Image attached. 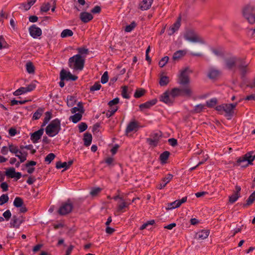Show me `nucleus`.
Listing matches in <instances>:
<instances>
[{
	"label": "nucleus",
	"instance_id": "nucleus-16",
	"mask_svg": "<svg viewBox=\"0 0 255 255\" xmlns=\"http://www.w3.org/2000/svg\"><path fill=\"white\" fill-rule=\"evenodd\" d=\"M248 64L247 63L244 59H242L239 63L238 67L240 71L242 78H243L245 77L247 72H248Z\"/></svg>",
	"mask_w": 255,
	"mask_h": 255
},
{
	"label": "nucleus",
	"instance_id": "nucleus-53",
	"mask_svg": "<svg viewBox=\"0 0 255 255\" xmlns=\"http://www.w3.org/2000/svg\"><path fill=\"white\" fill-rule=\"evenodd\" d=\"M50 8V4L49 3H45L42 4L40 7V11L41 12H47Z\"/></svg>",
	"mask_w": 255,
	"mask_h": 255
},
{
	"label": "nucleus",
	"instance_id": "nucleus-17",
	"mask_svg": "<svg viewBox=\"0 0 255 255\" xmlns=\"http://www.w3.org/2000/svg\"><path fill=\"white\" fill-rule=\"evenodd\" d=\"M44 132L43 128H41L30 134V139L33 143H36L41 138Z\"/></svg>",
	"mask_w": 255,
	"mask_h": 255
},
{
	"label": "nucleus",
	"instance_id": "nucleus-25",
	"mask_svg": "<svg viewBox=\"0 0 255 255\" xmlns=\"http://www.w3.org/2000/svg\"><path fill=\"white\" fill-rule=\"evenodd\" d=\"M173 175L171 174H168L165 177L163 178L161 182L158 185V188L161 189L165 187L166 184L172 179Z\"/></svg>",
	"mask_w": 255,
	"mask_h": 255
},
{
	"label": "nucleus",
	"instance_id": "nucleus-24",
	"mask_svg": "<svg viewBox=\"0 0 255 255\" xmlns=\"http://www.w3.org/2000/svg\"><path fill=\"white\" fill-rule=\"evenodd\" d=\"M153 2V0H142L140 2L139 8L142 10L149 9Z\"/></svg>",
	"mask_w": 255,
	"mask_h": 255
},
{
	"label": "nucleus",
	"instance_id": "nucleus-64",
	"mask_svg": "<svg viewBox=\"0 0 255 255\" xmlns=\"http://www.w3.org/2000/svg\"><path fill=\"white\" fill-rule=\"evenodd\" d=\"M3 216L5 219L6 221L9 220V219L10 218L11 216V214L10 211L9 210H7L6 211H5L3 214Z\"/></svg>",
	"mask_w": 255,
	"mask_h": 255
},
{
	"label": "nucleus",
	"instance_id": "nucleus-47",
	"mask_svg": "<svg viewBox=\"0 0 255 255\" xmlns=\"http://www.w3.org/2000/svg\"><path fill=\"white\" fill-rule=\"evenodd\" d=\"M136 23L135 21L131 22L129 25H127L125 28V31L127 32H131L136 27Z\"/></svg>",
	"mask_w": 255,
	"mask_h": 255
},
{
	"label": "nucleus",
	"instance_id": "nucleus-22",
	"mask_svg": "<svg viewBox=\"0 0 255 255\" xmlns=\"http://www.w3.org/2000/svg\"><path fill=\"white\" fill-rule=\"evenodd\" d=\"M210 231L208 230H202L196 234L195 238L197 240H202L206 239L209 235Z\"/></svg>",
	"mask_w": 255,
	"mask_h": 255
},
{
	"label": "nucleus",
	"instance_id": "nucleus-55",
	"mask_svg": "<svg viewBox=\"0 0 255 255\" xmlns=\"http://www.w3.org/2000/svg\"><path fill=\"white\" fill-rule=\"evenodd\" d=\"M101 88V84L99 82H96L94 85L90 87V90L91 92H94L100 90Z\"/></svg>",
	"mask_w": 255,
	"mask_h": 255
},
{
	"label": "nucleus",
	"instance_id": "nucleus-8",
	"mask_svg": "<svg viewBox=\"0 0 255 255\" xmlns=\"http://www.w3.org/2000/svg\"><path fill=\"white\" fill-rule=\"evenodd\" d=\"M73 209V204L70 199L62 203L58 213L60 215H66L71 213Z\"/></svg>",
	"mask_w": 255,
	"mask_h": 255
},
{
	"label": "nucleus",
	"instance_id": "nucleus-61",
	"mask_svg": "<svg viewBox=\"0 0 255 255\" xmlns=\"http://www.w3.org/2000/svg\"><path fill=\"white\" fill-rule=\"evenodd\" d=\"M178 200H176L174 201V202L170 203L168 204V209L171 210L173 209L179 207V206H178L177 204Z\"/></svg>",
	"mask_w": 255,
	"mask_h": 255
},
{
	"label": "nucleus",
	"instance_id": "nucleus-6",
	"mask_svg": "<svg viewBox=\"0 0 255 255\" xmlns=\"http://www.w3.org/2000/svg\"><path fill=\"white\" fill-rule=\"evenodd\" d=\"M253 152H249L242 157L239 158L237 161V164L243 167H246L249 164H253V161L255 159V154L252 155Z\"/></svg>",
	"mask_w": 255,
	"mask_h": 255
},
{
	"label": "nucleus",
	"instance_id": "nucleus-43",
	"mask_svg": "<svg viewBox=\"0 0 255 255\" xmlns=\"http://www.w3.org/2000/svg\"><path fill=\"white\" fill-rule=\"evenodd\" d=\"M23 204V201L20 197H17L14 199L13 205L17 208L21 207Z\"/></svg>",
	"mask_w": 255,
	"mask_h": 255
},
{
	"label": "nucleus",
	"instance_id": "nucleus-36",
	"mask_svg": "<svg viewBox=\"0 0 255 255\" xmlns=\"http://www.w3.org/2000/svg\"><path fill=\"white\" fill-rule=\"evenodd\" d=\"M73 35V32L72 30L69 29H65L62 31L60 34V36L62 38H66L68 37H71Z\"/></svg>",
	"mask_w": 255,
	"mask_h": 255
},
{
	"label": "nucleus",
	"instance_id": "nucleus-58",
	"mask_svg": "<svg viewBox=\"0 0 255 255\" xmlns=\"http://www.w3.org/2000/svg\"><path fill=\"white\" fill-rule=\"evenodd\" d=\"M183 55V52L181 50H178L175 52L173 55V60H177L180 57H181Z\"/></svg>",
	"mask_w": 255,
	"mask_h": 255
},
{
	"label": "nucleus",
	"instance_id": "nucleus-7",
	"mask_svg": "<svg viewBox=\"0 0 255 255\" xmlns=\"http://www.w3.org/2000/svg\"><path fill=\"white\" fill-rule=\"evenodd\" d=\"M243 14L249 23L252 24L255 22V8L254 6L246 5L243 9Z\"/></svg>",
	"mask_w": 255,
	"mask_h": 255
},
{
	"label": "nucleus",
	"instance_id": "nucleus-15",
	"mask_svg": "<svg viewBox=\"0 0 255 255\" xmlns=\"http://www.w3.org/2000/svg\"><path fill=\"white\" fill-rule=\"evenodd\" d=\"M139 128V123L135 120L131 121L128 125L126 129V133H130L132 131H137Z\"/></svg>",
	"mask_w": 255,
	"mask_h": 255
},
{
	"label": "nucleus",
	"instance_id": "nucleus-41",
	"mask_svg": "<svg viewBox=\"0 0 255 255\" xmlns=\"http://www.w3.org/2000/svg\"><path fill=\"white\" fill-rule=\"evenodd\" d=\"M79 55L85 56L89 53V49L85 47H79L77 49Z\"/></svg>",
	"mask_w": 255,
	"mask_h": 255
},
{
	"label": "nucleus",
	"instance_id": "nucleus-18",
	"mask_svg": "<svg viewBox=\"0 0 255 255\" xmlns=\"http://www.w3.org/2000/svg\"><path fill=\"white\" fill-rule=\"evenodd\" d=\"M181 17H179L177 18L176 21L172 25V26L168 29L167 32L169 35H172L174 34V32L179 29L181 25Z\"/></svg>",
	"mask_w": 255,
	"mask_h": 255
},
{
	"label": "nucleus",
	"instance_id": "nucleus-34",
	"mask_svg": "<svg viewBox=\"0 0 255 255\" xmlns=\"http://www.w3.org/2000/svg\"><path fill=\"white\" fill-rule=\"evenodd\" d=\"M169 82V77L166 76H160L159 80V85L161 86H165L168 85Z\"/></svg>",
	"mask_w": 255,
	"mask_h": 255
},
{
	"label": "nucleus",
	"instance_id": "nucleus-57",
	"mask_svg": "<svg viewBox=\"0 0 255 255\" xmlns=\"http://www.w3.org/2000/svg\"><path fill=\"white\" fill-rule=\"evenodd\" d=\"M56 167L57 169H61L62 168H64L65 169H67V162H61V161H58L56 162Z\"/></svg>",
	"mask_w": 255,
	"mask_h": 255
},
{
	"label": "nucleus",
	"instance_id": "nucleus-11",
	"mask_svg": "<svg viewBox=\"0 0 255 255\" xmlns=\"http://www.w3.org/2000/svg\"><path fill=\"white\" fill-rule=\"evenodd\" d=\"M242 58L232 57L225 59V65L227 69H232L236 66V64L239 65Z\"/></svg>",
	"mask_w": 255,
	"mask_h": 255
},
{
	"label": "nucleus",
	"instance_id": "nucleus-10",
	"mask_svg": "<svg viewBox=\"0 0 255 255\" xmlns=\"http://www.w3.org/2000/svg\"><path fill=\"white\" fill-rule=\"evenodd\" d=\"M189 70L188 67L185 68L183 70L181 71V73L178 77V83L183 87L188 86H189L190 79L189 74L187 73Z\"/></svg>",
	"mask_w": 255,
	"mask_h": 255
},
{
	"label": "nucleus",
	"instance_id": "nucleus-60",
	"mask_svg": "<svg viewBox=\"0 0 255 255\" xmlns=\"http://www.w3.org/2000/svg\"><path fill=\"white\" fill-rule=\"evenodd\" d=\"M101 190H102L101 188H100L99 187L94 188L92 189L91 190V191H90V194L92 196H96L101 191Z\"/></svg>",
	"mask_w": 255,
	"mask_h": 255
},
{
	"label": "nucleus",
	"instance_id": "nucleus-56",
	"mask_svg": "<svg viewBox=\"0 0 255 255\" xmlns=\"http://www.w3.org/2000/svg\"><path fill=\"white\" fill-rule=\"evenodd\" d=\"M109 80L108 73L107 71H106L104 73L103 75L102 76L101 79V82L102 84H105L108 82Z\"/></svg>",
	"mask_w": 255,
	"mask_h": 255
},
{
	"label": "nucleus",
	"instance_id": "nucleus-40",
	"mask_svg": "<svg viewBox=\"0 0 255 255\" xmlns=\"http://www.w3.org/2000/svg\"><path fill=\"white\" fill-rule=\"evenodd\" d=\"M26 71L29 74H33L35 71V67L31 62H28L26 64Z\"/></svg>",
	"mask_w": 255,
	"mask_h": 255
},
{
	"label": "nucleus",
	"instance_id": "nucleus-49",
	"mask_svg": "<svg viewBox=\"0 0 255 255\" xmlns=\"http://www.w3.org/2000/svg\"><path fill=\"white\" fill-rule=\"evenodd\" d=\"M9 198L7 194H2L0 197V205H2L7 203Z\"/></svg>",
	"mask_w": 255,
	"mask_h": 255
},
{
	"label": "nucleus",
	"instance_id": "nucleus-48",
	"mask_svg": "<svg viewBox=\"0 0 255 255\" xmlns=\"http://www.w3.org/2000/svg\"><path fill=\"white\" fill-rule=\"evenodd\" d=\"M14 174H15V169L13 167L9 168L5 172V175L11 178L14 177Z\"/></svg>",
	"mask_w": 255,
	"mask_h": 255
},
{
	"label": "nucleus",
	"instance_id": "nucleus-23",
	"mask_svg": "<svg viewBox=\"0 0 255 255\" xmlns=\"http://www.w3.org/2000/svg\"><path fill=\"white\" fill-rule=\"evenodd\" d=\"M157 102L156 99H152L144 103L141 104L139 106L140 111H143L144 109H149L150 107L155 105Z\"/></svg>",
	"mask_w": 255,
	"mask_h": 255
},
{
	"label": "nucleus",
	"instance_id": "nucleus-44",
	"mask_svg": "<svg viewBox=\"0 0 255 255\" xmlns=\"http://www.w3.org/2000/svg\"><path fill=\"white\" fill-rule=\"evenodd\" d=\"M217 98H214L206 101V106L208 108H213L217 104Z\"/></svg>",
	"mask_w": 255,
	"mask_h": 255
},
{
	"label": "nucleus",
	"instance_id": "nucleus-30",
	"mask_svg": "<svg viewBox=\"0 0 255 255\" xmlns=\"http://www.w3.org/2000/svg\"><path fill=\"white\" fill-rule=\"evenodd\" d=\"M255 201V191L252 193L247 200V202L243 204V207L246 208L252 205Z\"/></svg>",
	"mask_w": 255,
	"mask_h": 255
},
{
	"label": "nucleus",
	"instance_id": "nucleus-1",
	"mask_svg": "<svg viewBox=\"0 0 255 255\" xmlns=\"http://www.w3.org/2000/svg\"><path fill=\"white\" fill-rule=\"evenodd\" d=\"M85 62V56L76 54L68 60V66L74 71H82Z\"/></svg>",
	"mask_w": 255,
	"mask_h": 255
},
{
	"label": "nucleus",
	"instance_id": "nucleus-27",
	"mask_svg": "<svg viewBox=\"0 0 255 255\" xmlns=\"http://www.w3.org/2000/svg\"><path fill=\"white\" fill-rule=\"evenodd\" d=\"M22 221L16 216H13L10 222V227L18 228L21 224Z\"/></svg>",
	"mask_w": 255,
	"mask_h": 255
},
{
	"label": "nucleus",
	"instance_id": "nucleus-54",
	"mask_svg": "<svg viewBox=\"0 0 255 255\" xmlns=\"http://www.w3.org/2000/svg\"><path fill=\"white\" fill-rule=\"evenodd\" d=\"M169 60L168 56H164L159 62L158 65L160 67H164Z\"/></svg>",
	"mask_w": 255,
	"mask_h": 255
},
{
	"label": "nucleus",
	"instance_id": "nucleus-5",
	"mask_svg": "<svg viewBox=\"0 0 255 255\" xmlns=\"http://www.w3.org/2000/svg\"><path fill=\"white\" fill-rule=\"evenodd\" d=\"M184 38L185 40L191 42L204 43L203 38L192 29L187 30L184 35Z\"/></svg>",
	"mask_w": 255,
	"mask_h": 255
},
{
	"label": "nucleus",
	"instance_id": "nucleus-42",
	"mask_svg": "<svg viewBox=\"0 0 255 255\" xmlns=\"http://www.w3.org/2000/svg\"><path fill=\"white\" fill-rule=\"evenodd\" d=\"M129 204L123 201L121 204H119L117 207V211L120 213L124 212V209L128 208Z\"/></svg>",
	"mask_w": 255,
	"mask_h": 255
},
{
	"label": "nucleus",
	"instance_id": "nucleus-9",
	"mask_svg": "<svg viewBox=\"0 0 255 255\" xmlns=\"http://www.w3.org/2000/svg\"><path fill=\"white\" fill-rule=\"evenodd\" d=\"M162 136V133L160 131L153 132L150 133V137L146 138V142L151 146L156 147Z\"/></svg>",
	"mask_w": 255,
	"mask_h": 255
},
{
	"label": "nucleus",
	"instance_id": "nucleus-45",
	"mask_svg": "<svg viewBox=\"0 0 255 255\" xmlns=\"http://www.w3.org/2000/svg\"><path fill=\"white\" fill-rule=\"evenodd\" d=\"M128 87L127 86H124L122 87V96L124 98L129 99L130 98V96L128 94Z\"/></svg>",
	"mask_w": 255,
	"mask_h": 255
},
{
	"label": "nucleus",
	"instance_id": "nucleus-20",
	"mask_svg": "<svg viewBox=\"0 0 255 255\" xmlns=\"http://www.w3.org/2000/svg\"><path fill=\"white\" fill-rule=\"evenodd\" d=\"M221 71L214 67H210L209 69L208 73V77L211 79H214L219 76Z\"/></svg>",
	"mask_w": 255,
	"mask_h": 255
},
{
	"label": "nucleus",
	"instance_id": "nucleus-50",
	"mask_svg": "<svg viewBox=\"0 0 255 255\" xmlns=\"http://www.w3.org/2000/svg\"><path fill=\"white\" fill-rule=\"evenodd\" d=\"M155 223L154 220H151L144 223L139 228L140 230H143L146 229L149 225H153Z\"/></svg>",
	"mask_w": 255,
	"mask_h": 255
},
{
	"label": "nucleus",
	"instance_id": "nucleus-13",
	"mask_svg": "<svg viewBox=\"0 0 255 255\" xmlns=\"http://www.w3.org/2000/svg\"><path fill=\"white\" fill-rule=\"evenodd\" d=\"M60 77H61L62 80L67 81L70 80L75 81L78 79V76L72 75L69 71H67L64 69L61 71Z\"/></svg>",
	"mask_w": 255,
	"mask_h": 255
},
{
	"label": "nucleus",
	"instance_id": "nucleus-28",
	"mask_svg": "<svg viewBox=\"0 0 255 255\" xmlns=\"http://www.w3.org/2000/svg\"><path fill=\"white\" fill-rule=\"evenodd\" d=\"M83 140L84 142V145L86 146H89L92 143V135L91 133L86 132L84 134Z\"/></svg>",
	"mask_w": 255,
	"mask_h": 255
},
{
	"label": "nucleus",
	"instance_id": "nucleus-39",
	"mask_svg": "<svg viewBox=\"0 0 255 255\" xmlns=\"http://www.w3.org/2000/svg\"><path fill=\"white\" fill-rule=\"evenodd\" d=\"M45 116L43 120V122L41 125V127H43L45 126L50 120L52 118V113L50 112H46L45 113Z\"/></svg>",
	"mask_w": 255,
	"mask_h": 255
},
{
	"label": "nucleus",
	"instance_id": "nucleus-4",
	"mask_svg": "<svg viewBox=\"0 0 255 255\" xmlns=\"http://www.w3.org/2000/svg\"><path fill=\"white\" fill-rule=\"evenodd\" d=\"M169 93L171 97L175 100V97L180 96L190 97L192 94V91L189 86H186L181 88H173Z\"/></svg>",
	"mask_w": 255,
	"mask_h": 255
},
{
	"label": "nucleus",
	"instance_id": "nucleus-2",
	"mask_svg": "<svg viewBox=\"0 0 255 255\" xmlns=\"http://www.w3.org/2000/svg\"><path fill=\"white\" fill-rule=\"evenodd\" d=\"M237 106V103L223 104L216 107L215 109L219 114L223 115L225 113V116L228 120H231L234 116V110Z\"/></svg>",
	"mask_w": 255,
	"mask_h": 255
},
{
	"label": "nucleus",
	"instance_id": "nucleus-3",
	"mask_svg": "<svg viewBox=\"0 0 255 255\" xmlns=\"http://www.w3.org/2000/svg\"><path fill=\"white\" fill-rule=\"evenodd\" d=\"M61 129V121L58 119H55L46 127L45 132L49 136L53 137L57 135Z\"/></svg>",
	"mask_w": 255,
	"mask_h": 255
},
{
	"label": "nucleus",
	"instance_id": "nucleus-33",
	"mask_svg": "<svg viewBox=\"0 0 255 255\" xmlns=\"http://www.w3.org/2000/svg\"><path fill=\"white\" fill-rule=\"evenodd\" d=\"M83 113H76L74 115L71 116L69 118L73 123H77L80 121L82 118Z\"/></svg>",
	"mask_w": 255,
	"mask_h": 255
},
{
	"label": "nucleus",
	"instance_id": "nucleus-35",
	"mask_svg": "<svg viewBox=\"0 0 255 255\" xmlns=\"http://www.w3.org/2000/svg\"><path fill=\"white\" fill-rule=\"evenodd\" d=\"M19 153L20 154H16V156L19 159L20 162H24L26 160L28 153L26 151L20 150Z\"/></svg>",
	"mask_w": 255,
	"mask_h": 255
},
{
	"label": "nucleus",
	"instance_id": "nucleus-21",
	"mask_svg": "<svg viewBox=\"0 0 255 255\" xmlns=\"http://www.w3.org/2000/svg\"><path fill=\"white\" fill-rule=\"evenodd\" d=\"M79 17L83 22L88 23L93 18V16L91 13L83 11L80 13Z\"/></svg>",
	"mask_w": 255,
	"mask_h": 255
},
{
	"label": "nucleus",
	"instance_id": "nucleus-29",
	"mask_svg": "<svg viewBox=\"0 0 255 255\" xmlns=\"http://www.w3.org/2000/svg\"><path fill=\"white\" fill-rule=\"evenodd\" d=\"M44 112V108H38L36 111L33 114L32 117V120H37L40 118Z\"/></svg>",
	"mask_w": 255,
	"mask_h": 255
},
{
	"label": "nucleus",
	"instance_id": "nucleus-62",
	"mask_svg": "<svg viewBox=\"0 0 255 255\" xmlns=\"http://www.w3.org/2000/svg\"><path fill=\"white\" fill-rule=\"evenodd\" d=\"M204 108V105L202 104H199L196 105L194 108V112L196 113H199L202 111Z\"/></svg>",
	"mask_w": 255,
	"mask_h": 255
},
{
	"label": "nucleus",
	"instance_id": "nucleus-46",
	"mask_svg": "<svg viewBox=\"0 0 255 255\" xmlns=\"http://www.w3.org/2000/svg\"><path fill=\"white\" fill-rule=\"evenodd\" d=\"M26 93H27L26 89L25 87H20L17 90H16L15 91L13 92V95L15 96L21 95L23 94H25Z\"/></svg>",
	"mask_w": 255,
	"mask_h": 255
},
{
	"label": "nucleus",
	"instance_id": "nucleus-52",
	"mask_svg": "<svg viewBox=\"0 0 255 255\" xmlns=\"http://www.w3.org/2000/svg\"><path fill=\"white\" fill-rule=\"evenodd\" d=\"M88 128V126L86 123H81L78 125L79 131L80 132H82L86 130Z\"/></svg>",
	"mask_w": 255,
	"mask_h": 255
},
{
	"label": "nucleus",
	"instance_id": "nucleus-26",
	"mask_svg": "<svg viewBox=\"0 0 255 255\" xmlns=\"http://www.w3.org/2000/svg\"><path fill=\"white\" fill-rule=\"evenodd\" d=\"M77 107H74L71 109V112L72 114H76L77 112H79L78 113H84L85 110L84 109L83 103L80 102L77 104Z\"/></svg>",
	"mask_w": 255,
	"mask_h": 255
},
{
	"label": "nucleus",
	"instance_id": "nucleus-32",
	"mask_svg": "<svg viewBox=\"0 0 255 255\" xmlns=\"http://www.w3.org/2000/svg\"><path fill=\"white\" fill-rule=\"evenodd\" d=\"M76 102V97L73 96L68 95L67 97V105L68 107H73Z\"/></svg>",
	"mask_w": 255,
	"mask_h": 255
},
{
	"label": "nucleus",
	"instance_id": "nucleus-14",
	"mask_svg": "<svg viewBox=\"0 0 255 255\" xmlns=\"http://www.w3.org/2000/svg\"><path fill=\"white\" fill-rule=\"evenodd\" d=\"M28 30L30 36L33 38H37L42 34L41 29L35 24H33L30 26Z\"/></svg>",
	"mask_w": 255,
	"mask_h": 255
},
{
	"label": "nucleus",
	"instance_id": "nucleus-51",
	"mask_svg": "<svg viewBox=\"0 0 255 255\" xmlns=\"http://www.w3.org/2000/svg\"><path fill=\"white\" fill-rule=\"evenodd\" d=\"M55 157V155L53 153L48 154L45 158V161L50 163Z\"/></svg>",
	"mask_w": 255,
	"mask_h": 255
},
{
	"label": "nucleus",
	"instance_id": "nucleus-37",
	"mask_svg": "<svg viewBox=\"0 0 255 255\" xmlns=\"http://www.w3.org/2000/svg\"><path fill=\"white\" fill-rule=\"evenodd\" d=\"M146 92V91L142 88H137L134 94V97L135 98H139L143 96Z\"/></svg>",
	"mask_w": 255,
	"mask_h": 255
},
{
	"label": "nucleus",
	"instance_id": "nucleus-59",
	"mask_svg": "<svg viewBox=\"0 0 255 255\" xmlns=\"http://www.w3.org/2000/svg\"><path fill=\"white\" fill-rule=\"evenodd\" d=\"M27 101H27V100H20V101H18V100H16L15 99H13V100L11 101L10 105L11 106H14V105H17L18 104H19L20 105H23V104H25Z\"/></svg>",
	"mask_w": 255,
	"mask_h": 255
},
{
	"label": "nucleus",
	"instance_id": "nucleus-31",
	"mask_svg": "<svg viewBox=\"0 0 255 255\" xmlns=\"http://www.w3.org/2000/svg\"><path fill=\"white\" fill-rule=\"evenodd\" d=\"M170 152L168 151H165L162 152L159 156L161 163L163 164L166 163V161L169 158Z\"/></svg>",
	"mask_w": 255,
	"mask_h": 255
},
{
	"label": "nucleus",
	"instance_id": "nucleus-38",
	"mask_svg": "<svg viewBox=\"0 0 255 255\" xmlns=\"http://www.w3.org/2000/svg\"><path fill=\"white\" fill-rule=\"evenodd\" d=\"M8 148L9 151L13 154H18L19 153L20 150H19L18 147L17 146L13 144H8Z\"/></svg>",
	"mask_w": 255,
	"mask_h": 255
},
{
	"label": "nucleus",
	"instance_id": "nucleus-19",
	"mask_svg": "<svg viewBox=\"0 0 255 255\" xmlns=\"http://www.w3.org/2000/svg\"><path fill=\"white\" fill-rule=\"evenodd\" d=\"M235 190L236 191L235 192L229 197V202L232 204L235 203L240 197V192L241 190V187L238 185H236L235 187Z\"/></svg>",
	"mask_w": 255,
	"mask_h": 255
},
{
	"label": "nucleus",
	"instance_id": "nucleus-12",
	"mask_svg": "<svg viewBox=\"0 0 255 255\" xmlns=\"http://www.w3.org/2000/svg\"><path fill=\"white\" fill-rule=\"evenodd\" d=\"M160 101L164 102V103L171 105L174 102V100L173 97H171L169 91H166L164 92L159 97Z\"/></svg>",
	"mask_w": 255,
	"mask_h": 255
},
{
	"label": "nucleus",
	"instance_id": "nucleus-63",
	"mask_svg": "<svg viewBox=\"0 0 255 255\" xmlns=\"http://www.w3.org/2000/svg\"><path fill=\"white\" fill-rule=\"evenodd\" d=\"M119 101H120V99L119 98H118V97L114 99L113 100L110 101L108 103V105L109 106V107H112L114 106H116L119 103Z\"/></svg>",
	"mask_w": 255,
	"mask_h": 255
}]
</instances>
